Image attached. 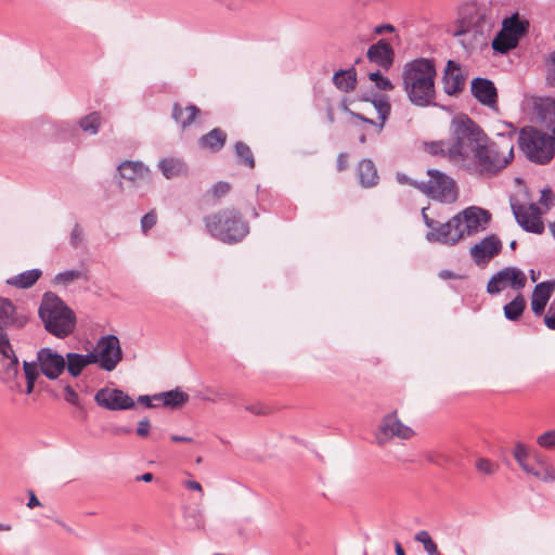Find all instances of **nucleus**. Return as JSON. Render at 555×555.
<instances>
[{"label": "nucleus", "instance_id": "nucleus-50", "mask_svg": "<svg viewBox=\"0 0 555 555\" xmlns=\"http://www.w3.org/2000/svg\"><path fill=\"white\" fill-rule=\"evenodd\" d=\"M64 398L65 400L76 406H79L80 400L78 393L69 386L64 389Z\"/></svg>", "mask_w": 555, "mask_h": 555}, {"label": "nucleus", "instance_id": "nucleus-44", "mask_svg": "<svg viewBox=\"0 0 555 555\" xmlns=\"http://www.w3.org/2000/svg\"><path fill=\"white\" fill-rule=\"evenodd\" d=\"M81 276H82V273L80 271H78V270H69V271H65V272L59 273L54 278V282L56 284L67 285L70 282L80 279Z\"/></svg>", "mask_w": 555, "mask_h": 555}, {"label": "nucleus", "instance_id": "nucleus-34", "mask_svg": "<svg viewBox=\"0 0 555 555\" xmlns=\"http://www.w3.org/2000/svg\"><path fill=\"white\" fill-rule=\"evenodd\" d=\"M158 166L167 179L176 178L186 172L184 163L177 158H165L159 162Z\"/></svg>", "mask_w": 555, "mask_h": 555}, {"label": "nucleus", "instance_id": "nucleus-42", "mask_svg": "<svg viewBox=\"0 0 555 555\" xmlns=\"http://www.w3.org/2000/svg\"><path fill=\"white\" fill-rule=\"evenodd\" d=\"M475 468L482 475L492 476L498 472L499 465L489 459L478 457L475 461Z\"/></svg>", "mask_w": 555, "mask_h": 555}, {"label": "nucleus", "instance_id": "nucleus-57", "mask_svg": "<svg viewBox=\"0 0 555 555\" xmlns=\"http://www.w3.org/2000/svg\"><path fill=\"white\" fill-rule=\"evenodd\" d=\"M170 439L173 442H193V439L191 437H185V436L172 435L170 437Z\"/></svg>", "mask_w": 555, "mask_h": 555}, {"label": "nucleus", "instance_id": "nucleus-56", "mask_svg": "<svg viewBox=\"0 0 555 555\" xmlns=\"http://www.w3.org/2000/svg\"><path fill=\"white\" fill-rule=\"evenodd\" d=\"M29 495H30V496H29V501H28V503H27V506H28L29 508H34V507H36V506H39V505H40V502H39V500L37 499V496L35 495V493H34V492H30V493H29Z\"/></svg>", "mask_w": 555, "mask_h": 555}, {"label": "nucleus", "instance_id": "nucleus-20", "mask_svg": "<svg viewBox=\"0 0 555 555\" xmlns=\"http://www.w3.org/2000/svg\"><path fill=\"white\" fill-rule=\"evenodd\" d=\"M38 362L42 374L48 378H57L65 369V358L51 349H41L38 352Z\"/></svg>", "mask_w": 555, "mask_h": 555}, {"label": "nucleus", "instance_id": "nucleus-1", "mask_svg": "<svg viewBox=\"0 0 555 555\" xmlns=\"http://www.w3.org/2000/svg\"><path fill=\"white\" fill-rule=\"evenodd\" d=\"M455 134L457 146L453 157L460 158V167L474 177L493 178L514 160L513 131L489 138L473 119L460 116L455 124Z\"/></svg>", "mask_w": 555, "mask_h": 555}, {"label": "nucleus", "instance_id": "nucleus-45", "mask_svg": "<svg viewBox=\"0 0 555 555\" xmlns=\"http://www.w3.org/2000/svg\"><path fill=\"white\" fill-rule=\"evenodd\" d=\"M157 222V214L155 209H152L145 214L141 219V230L146 234Z\"/></svg>", "mask_w": 555, "mask_h": 555}, {"label": "nucleus", "instance_id": "nucleus-52", "mask_svg": "<svg viewBox=\"0 0 555 555\" xmlns=\"http://www.w3.org/2000/svg\"><path fill=\"white\" fill-rule=\"evenodd\" d=\"M349 167V155L347 153H340L336 159L337 171L341 172Z\"/></svg>", "mask_w": 555, "mask_h": 555}, {"label": "nucleus", "instance_id": "nucleus-39", "mask_svg": "<svg viewBox=\"0 0 555 555\" xmlns=\"http://www.w3.org/2000/svg\"><path fill=\"white\" fill-rule=\"evenodd\" d=\"M235 153L240 160L248 168H255V158L250 147L244 142L235 143Z\"/></svg>", "mask_w": 555, "mask_h": 555}, {"label": "nucleus", "instance_id": "nucleus-17", "mask_svg": "<svg viewBox=\"0 0 555 555\" xmlns=\"http://www.w3.org/2000/svg\"><path fill=\"white\" fill-rule=\"evenodd\" d=\"M460 215H462L464 235H470L479 231H483L491 219V215L488 210L476 206H470L464 209Z\"/></svg>", "mask_w": 555, "mask_h": 555}, {"label": "nucleus", "instance_id": "nucleus-49", "mask_svg": "<svg viewBox=\"0 0 555 555\" xmlns=\"http://www.w3.org/2000/svg\"><path fill=\"white\" fill-rule=\"evenodd\" d=\"M230 189H231V186L229 183L218 182L212 186L211 192L216 198H220V197L224 196L227 193H229Z\"/></svg>", "mask_w": 555, "mask_h": 555}, {"label": "nucleus", "instance_id": "nucleus-60", "mask_svg": "<svg viewBox=\"0 0 555 555\" xmlns=\"http://www.w3.org/2000/svg\"><path fill=\"white\" fill-rule=\"evenodd\" d=\"M139 402H141L142 404H144L147 408H152L153 406V404L151 402V398L149 396H140L139 397Z\"/></svg>", "mask_w": 555, "mask_h": 555}, {"label": "nucleus", "instance_id": "nucleus-8", "mask_svg": "<svg viewBox=\"0 0 555 555\" xmlns=\"http://www.w3.org/2000/svg\"><path fill=\"white\" fill-rule=\"evenodd\" d=\"M514 457L522 470L537 480L546 483L555 481V468L545 456L529 453L524 446L518 444L514 450Z\"/></svg>", "mask_w": 555, "mask_h": 555}, {"label": "nucleus", "instance_id": "nucleus-24", "mask_svg": "<svg viewBox=\"0 0 555 555\" xmlns=\"http://www.w3.org/2000/svg\"><path fill=\"white\" fill-rule=\"evenodd\" d=\"M537 118L555 137V99L540 98L534 102Z\"/></svg>", "mask_w": 555, "mask_h": 555}, {"label": "nucleus", "instance_id": "nucleus-61", "mask_svg": "<svg viewBox=\"0 0 555 555\" xmlns=\"http://www.w3.org/2000/svg\"><path fill=\"white\" fill-rule=\"evenodd\" d=\"M395 551L396 555H405V552L399 542H395Z\"/></svg>", "mask_w": 555, "mask_h": 555}, {"label": "nucleus", "instance_id": "nucleus-2", "mask_svg": "<svg viewBox=\"0 0 555 555\" xmlns=\"http://www.w3.org/2000/svg\"><path fill=\"white\" fill-rule=\"evenodd\" d=\"M435 62L429 59H416L403 68V89L408 99L416 106H428L435 99Z\"/></svg>", "mask_w": 555, "mask_h": 555}, {"label": "nucleus", "instance_id": "nucleus-64", "mask_svg": "<svg viewBox=\"0 0 555 555\" xmlns=\"http://www.w3.org/2000/svg\"><path fill=\"white\" fill-rule=\"evenodd\" d=\"M550 230H551L552 234H553V235H554V237H555V222H552V223L550 224Z\"/></svg>", "mask_w": 555, "mask_h": 555}, {"label": "nucleus", "instance_id": "nucleus-4", "mask_svg": "<svg viewBox=\"0 0 555 555\" xmlns=\"http://www.w3.org/2000/svg\"><path fill=\"white\" fill-rule=\"evenodd\" d=\"M39 315L46 330L59 338L68 336L76 325L74 311L52 293L44 294L39 308Z\"/></svg>", "mask_w": 555, "mask_h": 555}, {"label": "nucleus", "instance_id": "nucleus-51", "mask_svg": "<svg viewBox=\"0 0 555 555\" xmlns=\"http://www.w3.org/2000/svg\"><path fill=\"white\" fill-rule=\"evenodd\" d=\"M544 323L550 330H555V302H553L544 318Z\"/></svg>", "mask_w": 555, "mask_h": 555}, {"label": "nucleus", "instance_id": "nucleus-33", "mask_svg": "<svg viewBox=\"0 0 555 555\" xmlns=\"http://www.w3.org/2000/svg\"><path fill=\"white\" fill-rule=\"evenodd\" d=\"M333 83L335 87L344 92L352 91L357 83L356 69L349 68L346 70H338L333 76Z\"/></svg>", "mask_w": 555, "mask_h": 555}, {"label": "nucleus", "instance_id": "nucleus-43", "mask_svg": "<svg viewBox=\"0 0 555 555\" xmlns=\"http://www.w3.org/2000/svg\"><path fill=\"white\" fill-rule=\"evenodd\" d=\"M370 80L375 82V86L383 91H390L393 89V85L391 81L384 77L379 72L370 73L369 75Z\"/></svg>", "mask_w": 555, "mask_h": 555}, {"label": "nucleus", "instance_id": "nucleus-27", "mask_svg": "<svg viewBox=\"0 0 555 555\" xmlns=\"http://www.w3.org/2000/svg\"><path fill=\"white\" fill-rule=\"evenodd\" d=\"M366 55L371 62L388 69L392 64L393 51L389 43L380 40L369 48Z\"/></svg>", "mask_w": 555, "mask_h": 555}, {"label": "nucleus", "instance_id": "nucleus-29", "mask_svg": "<svg viewBox=\"0 0 555 555\" xmlns=\"http://www.w3.org/2000/svg\"><path fill=\"white\" fill-rule=\"evenodd\" d=\"M357 176L360 185L366 189L377 185L379 180L375 164L369 158H364L359 162L357 166Z\"/></svg>", "mask_w": 555, "mask_h": 555}, {"label": "nucleus", "instance_id": "nucleus-30", "mask_svg": "<svg viewBox=\"0 0 555 555\" xmlns=\"http://www.w3.org/2000/svg\"><path fill=\"white\" fill-rule=\"evenodd\" d=\"M93 363H96V359L93 353L89 352L87 354H79L69 352L66 354L65 367L73 377H77L86 366Z\"/></svg>", "mask_w": 555, "mask_h": 555}, {"label": "nucleus", "instance_id": "nucleus-62", "mask_svg": "<svg viewBox=\"0 0 555 555\" xmlns=\"http://www.w3.org/2000/svg\"><path fill=\"white\" fill-rule=\"evenodd\" d=\"M540 276V273L539 272H535L534 270H531L530 271V278H531V281L532 282H537V280L539 279Z\"/></svg>", "mask_w": 555, "mask_h": 555}, {"label": "nucleus", "instance_id": "nucleus-3", "mask_svg": "<svg viewBox=\"0 0 555 555\" xmlns=\"http://www.w3.org/2000/svg\"><path fill=\"white\" fill-rule=\"evenodd\" d=\"M492 26L491 10L487 4L469 2L460 9L453 35L466 49L482 44Z\"/></svg>", "mask_w": 555, "mask_h": 555}, {"label": "nucleus", "instance_id": "nucleus-12", "mask_svg": "<svg viewBox=\"0 0 555 555\" xmlns=\"http://www.w3.org/2000/svg\"><path fill=\"white\" fill-rule=\"evenodd\" d=\"M511 207L518 224L527 232L541 234L544 231V211L537 204H521L511 198Z\"/></svg>", "mask_w": 555, "mask_h": 555}, {"label": "nucleus", "instance_id": "nucleus-10", "mask_svg": "<svg viewBox=\"0 0 555 555\" xmlns=\"http://www.w3.org/2000/svg\"><path fill=\"white\" fill-rule=\"evenodd\" d=\"M422 214L426 225L430 229L427 234L429 241L453 245L464 237L462 215H456L448 222L437 225V222L426 215L425 208Z\"/></svg>", "mask_w": 555, "mask_h": 555}, {"label": "nucleus", "instance_id": "nucleus-14", "mask_svg": "<svg viewBox=\"0 0 555 555\" xmlns=\"http://www.w3.org/2000/svg\"><path fill=\"white\" fill-rule=\"evenodd\" d=\"M92 353L96 363L105 371H113L122 358L119 340L116 336L101 338Z\"/></svg>", "mask_w": 555, "mask_h": 555}, {"label": "nucleus", "instance_id": "nucleus-31", "mask_svg": "<svg viewBox=\"0 0 555 555\" xmlns=\"http://www.w3.org/2000/svg\"><path fill=\"white\" fill-rule=\"evenodd\" d=\"M199 113L201 109L193 104L182 107L179 103H175L172 105L171 117L182 129H185L193 124Z\"/></svg>", "mask_w": 555, "mask_h": 555}, {"label": "nucleus", "instance_id": "nucleus-16", "mask_svg": "<svg viewBox=\"0 0 555 555\" xmlns=\"http://www.w3.org/2000/svg\"><path fill=\"white\" fill-rule=\"evenodd\" d=\"M18 373V359L3 328H0V379L12 380Z\"/></svg>", "mask_w": 555, "mask_h": 555}, {"label": "nucleus", "instance_id": "nucleus-7", "mask_svg": "<svg viewBox=\"0 0 555 555\" xmlns=\"http://www.w3.org/2000/svg\"><path fill=\"white\" fill-rule=\"evenodd\" d=\"M519 146L525 155L539 164L550 162L554 156L555 137L533 127H525L519 133Z\"/></svg>", "mask_w": 555, "mask_h": 555}, {"label": "nucleus", "instance_id": "nucleus-25", "mask_svg": "<svg viewBox=\"0 0 555 555\" xmlns=\"http://www.w3.org/2000/svg\"><path fill=\"white\" fill-rule=\"evenodd\" d=\"M554 291L555 281H545L535 285L531 296V309L535 315H542Z\"/></svg>", "mask_w": 555, "mask_h": 555}, {"label": "nucleus", "instance_id": "nucleus-19", "mask_svg": "<svg viewBox=\"0 0 555 555\" xmlns=\"http://www.w3.org/2000/svg\"><path fill=\"white\" fill-rule=\"evenodd\" d=\"M501 248V241L496 236L490 235L472 247L470 256L477 264L481 266L499 255Z\"/></svg>", "mask_w": 555, "mask_h": 555}, {"label": "nucleus", "instance_id": "nucleus-46", "mask_svg": "<svg viewBox=\"0 0 555 555\" xmlns=\"http://www.w3.org/2000/svg\"><path fill=\"white\" fill-rule=\"evenodd\" d=\"M537 443L545 449L555 448V429L540 435L537 439Z\"/></svg>", "mask_w": 555, "mask_h": 555}, {"label": "nucleus", "instance_id": "nucleus-5", "mask_svg": "<svg viewBox=\"0 0 555 555\" xmlns=\"http://www.w3.org/2000/svg\"><path fill=\"white\" fill-rule=\"evenodd\" d=\"M427 178L420 181L398 178L402 183H409L433 201L442 204H454L459 199L460 190L456 181L438 169H428Z\"/></svg>", "mask_w": 555, "mask_h": 555}, {"label": "nucleus", "instance_id": "nucleus-40", "mask_svg": "<svg viewBox=\"0 0 555 555\" xmlns=\"http://www.w3.org/2000/svg\"><path fill=\"white\" fill-rule=\"evenodd\" d=\"M102 118L99 113H91L83 117L79 125L80 128L90 134H95L101 126Z\"/></svg>", "mask_w": 555, "mask_h": 555}, {"label": "nucleus", "instance_id": "nucleus-59", "mask_svg": "<svg viewBox=\"0 0 555 555\" xmlns=\"http://www.w3.org/2000/svg\"><path fill=\"white\" fill-rule=\"evenodd\" d=\"M384 30L392 31L393 30V26L390 25V24H387V25L377 26L375 28V33L376 34H382Z\"/></svg>", "mask_w": 555, "mask_h": 555}, {"label": "nucleus", "instance_id": "nucleus-11", "mask_svg": "<svg viewBox=\"0 0 555 555\" xmlns=\"http://www.w3.org/2000/svg\"><path fill=\"white\" fill-rule=\"evenodd\" d=\"M414 436V429L411 426L404 424L400 420L398 411L395 410L384 415L380 420L376 434V440L379 446H385L395 438L400 440H409Z\"/></svg>", "mask_w": 555, "mask_h": 555}, {"label": "nucleus", "instance_id": "nucleus-41", "mask_svg": "<svg viewBox=\"0 0 555 555\" xmlns=\"http://www.w3.org/2000/svg\"><path fill=\"white\" fill-rule=\"evenodd\" d=\"M24 374L27 380L26 393H31L35 387L36 379L39 375L37 365L34 362H24L23 364Z\"/></svg>", "mask_w": 555, "mask_h": 555}, {"label": "nucleus", "instance_id": "nucleus-36", "mask_svg": "<svg viewBox=\"0 0 555 555\" xmlns=\"http://www.w3.org/2000/svg\"><path fill=\"white\" fill-rule=\"evenodd\" d=\"M154 398L163 400V403L166 406L177 409L188 402L189 395L179 389H175L167 392H163L158 396H155Z\"/></svg>", "mask_w": 555, "mask_h": 555}, {"label": "nucleus", "instance_id": "nucleus-23", "mask_svg": "<svg viewBox=\"0 0 555 555\" xmlns=\"http://www.w3.org/2000/svg\"><path fill=\"white\" fill-rule=\"evenodd\" d=\"M372 105L378 115L376 120L366 117L363 113L351 112V115L363 122L375 126L377 128V132L380 133L390 115L391 106L386 98L374 99L372 101Z\"/></svg>", "mask_w": 555, "mask_h": 555}, {"label": "nucleus", "instance_id": "nucleus-32", "mask_svg": "<svg viewBox=\"0 0 555 555\" xmlns=\"http://www.w3.org/2000/svg\"><path fill=\"white\" fill-rule=\"evenodd\" d=\"M225 142L227 133L220 128H215L203 135L199 139L198 144L202 149L218 152L224 146Z\"/></svg>", "mask_w": 555, "mask_h": 555}, {"label": "nucleus", "instance_id": "nucleus-47", "mask_svg": "<svg viewBox=\"0 0 555 555\" xmlns=\"http://www.w3.org/2000/svg\"><path fill=\"white\" fill-rule=\"evenodd\" d=\"M539 202L542 206H544V208H542V210L545 214L550 209V207L554 204L555 195L553 194V192L550 189H545L542 191Z\"/></svg>", "mask_w": 555, "mask_h": 555}, {"label": "nucleus", "instance_id": "nucleus-13", "mask_svg": "<svg viewBox=\"0 0 555 555\" xmlns=\"http://www.w3.org/2000/svg\"><path fill=\"white\" fill-rule=\"evenodd\" d=\"M527 276L524 271L515 267H507L494 274L487 285L490 295H496L507 286L513 289H521L526 286Z\"/></svg>", "mask_w": 555, "mask_h": 555}, {"label": "nucleus", "instance_id": "nucleus-54", "mask_svg": "<svg viewBox=\"0 0 555 555\" xmlns=\"http://www.w3.org/2000/svg\"><path fill=\"white\" fill-rule=\"evenodd\" d=\"M83 230L79 224H76L72 231V241L76 245L82 238Z\"/></svg>", "mask_w": 555, "mask_h": 555}, {"label": "nucleus", "instance_id": "nucleus-22", "mask_svg": "<svg viewBox=\"0 0 555 555\" xmlns=\"http://www.w3.org/2000/svg\"><path fill=\"white\" fill-rule=\"evenodd\" d=\"M118 171L122 179L130 181L133 185L149 182L151 178L150 169L141 162L125 160L118 166Z\"/></svg>", "mask_w": 555, "mask_h": 555}, {"label": "nucleus", "instance_id": "nucleus-28", "mask_svg": "<svg viewBox=\"0 0 555 555\" xmlns=\"http://www.w3.org/2000/svg\"><path fill=\"white\" fill-rule=\"evenodd\" d=\"M27 322L24 314L16 312L14 305L5 298H0V328L13 325L22 327Z\"/></svg>", "mask_w": 555, "mask_h": 555}, {"label": "nucleus", "instance_id": "nucleus-35", "mask_svg": "<svg viewBox=\"0 0 555 555\" xmlns=\"http://www.w3.org/2000/svg\"><path fill=\"white\" fill-rule=\"evenodd\" d=\"M41 274L39 269L28 270L8 280V283L18 288H28L40 279Z\"/></svg>", "mask_w": 555, "mask_h": 555}, {"label": "nucleus", "instance_id": "nucleus-58", "mask_svg": "<svg viewBox=\"0 0 555 555\" xmlns=\"http://www.w3.org/2000/svg\"><path fill=\"white\" fill-rule=\"evenodd\" d=\"M135 480H138V481H145V482H150V481H152V480H153V474H151V473H145V474H143V475H141V476H138V477L135 478Z\"/></svg>", "mask_w": 555, "mask_h": 555}, {"label": "nucleus", "instance_id": "nucleus-53", "mask_svg": "<svg viewBox=\"0 0 555 555\" xmlns=\"http://www.w3.org/2000/svg\"><path fill=\"white\" fill-rule=\"evenodd\" d=\"M150 426V421L147 418L140 421L138 424L137 434L141 437H146L149 435Z\"/></svg>", "mask_w": 555, "mask_h": 555}, {"label": "nucleus", "instance_id": "nucleus-15", "mask_svg": "<svg viewBox=\"0 0 555 555\" xmlns=\"http://www.w3.org/2000/svg\"><path fill=\"white\" fill-rule=\"evenodd\" d=\"M94 401L98 405L109 411L129 410L134 406L133 399L117 388H101L96 391Z\"/></svg>", "mask_w": 555, "mask_h": 555}, {"label": "nucleus", "instance_id": "nucleus-38", "mask_svg": "<svg viewBox=\"0 0 555 555\" xmlns=\"http://www.w3.org/2000/svg\"><path fill=\"white\" fill-rule=\"evenodd\" d=\"M414 540L423 544L425 552L428 555H442L436 542L431 539L430 534L426 530H421L414 535Z\"/></svg>", "mask_w": 555, "mask_h": 555}, {"label": "nucleus", "instance_id": "nucleus-9", "mask_svg": "<svg viewBox=\"0 0 555 555\" xmlns=\"http://www.w3.org/2000/svg\"><path fill=\"white\" fill-rule=\"evenodd\" d=\"M528 28L529 22L520 20L518 14L505 18L502 29L492 41L493 50L500 53H506L516 48L520 38L528 31Z\"/></svg>", "mask_w": 555, "mask_h": 555}, {"label": "nucleus", "instance_id": "nucleus-21", "mask_svg": "<svg viewBox=\"0 0 555 555\" xmlns=\"http://www.w3.org/2000/svg\"><path fill=\"white\" fill-rule=\"evenodd\" d=\"M465 76L459 63L449 60L443 73L442 85L443 90L449 95L460 93L465 86Z\"/></svg>", "mask_w": 555, "mask_h": 555}, {"label": "nucleus", "instance_id": "nucleus-55", "mask_svg": "<svg viewBox=\"0 0 555 555\" xmlns=\"http://www.w3.org/2000/svg\"><path fill=\"white\" fill-rule=\"evenodd\" d=\"M185 486L191 489V490H194V491H197V492H201L203 493V488H202V485L198 482V481H195V480H189L185 482Z\"/></svg>", "mask_w": 555, "mask_h": 555}, {"label": "nucleus", "instance_id": "nucleus-26", "mask_svg": "<svg viewBox=\"0 0 555 555\" xmlns=\"http://www.w3.org/2000/svg\"><path fill=\"white\" fill-rule=\"evenodd\" d=\"M459 117H455L451 122V133H452V143L438 141L426 144V150L428 153L433 155H442L447 156L452 163L460 166L461 159L453 157V152L457 146V137L455 134V124L459 120Z\"/></svg>", "mask_w": 555, "mask_h": 555}, {"label": "nucleus", "instance_id": "nucleus-48", "mask_svg": "<svg viewBox=\"0 0 555 555\" xmlns=\"http://www.w3.org/2000/svg\"><path fill=\"white\" fill-rule=\"evenodd\" d=\"M547 80L551 85L555 83V51L552 52L546 61Z\"/></svg>", "mask_w": 555, "mask_h": 555}, {"label": "nucleus", "instance_id": "nucleus-37", "mask_svg": "<svg viewBox=\"0 0 555 555\" xmlns=\"http://www.w3.org/2000/svg\"><path fill=\"white\" fill-rule=\"evenodd\" d=\"M526 308V300L517 295L511 302L504 306V315L511 321L518 320Z\"/></svg>", "mask_w": 555, "mask_h": 555}, {"label": "nucleus", "instance_id": "nucleus-18", "mask_svg": "<svg viewBox=\"0 0 555 555\" xmlns=\"http://www.w3.org/2000/svg\"><path fill=\"white\" fill-rule=\"evenodd\" d=\"M472 93L476 100L490 108L498 109V91L494 83L486 78H475L472 81Z\"/></svg>", "mask_w": 555, "mask_h": 555}, {"label": "nucleus", "instance_id": "nucleus-6", "mask_svg": "<svg viewBox=\"0 0 555 555\" xmlns=\"http://www.w3.org/2000/svg\"><path fill=\"white\" fill-rule=\"evenodd\" d=\"M208 232L224 243L242 241L249 232L247 222L235 209H224L205 219Z\"/></svg>", "mask_w": 555, "mask_h": 555}, {"label": "nucleus", "instance_id": "nucleus-63", "mask_svg": "<svg viewBox=\"0 0 555 555\" xmlns=\"http://www.w3.org/2000/svg\"><path fill=\"white\" fill-rule=\"evenodd\" d=\"M10 530H11V526L0 524V531H10Z\"/></svg>", "mask_w": 555, "mask_h": 555}]
</instances>
